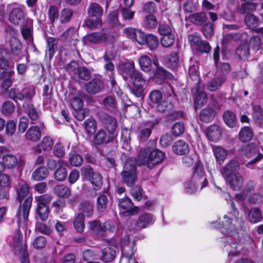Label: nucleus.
Segmentation results:
<instances>
[{
	"label": "nucleus",
	"mask_w": 263,
	"mask_h": 263,
	"mask_svg": "<svg viewBox=\"0 0 263 263\" xmlns=\"http://www.w3.org/2000/svg\"><path fill=\"white\" fill-rule=\"evenodd\" d=\"M14 187L17 193V199L20 202V207L17 214L18 225L20 227L22 220L25 222L28 219L32 198L28 196L29 187L24 180H18Z\"/></svg>",
	"instance_id": "1"
},
{
	"label": "nucleus",
	"mask_w": 263,
	"mask_h": 263,
	"mask_svg": "<svg viewBox=\"0 0 263 263\" xmlns=\"http://www.w3.org/2000/svg\"><path fill=\"white\" fill-rule=\"evenodd\" d=\"M164 158L165 154L162 151L158 149L151 151L148 148L141 149L138 156L139 165H145L149 168L161 163Z\"/></svg>",
	"instance_id": "2"
},
{
	"label": "nucleus",
	"mask_w": 263,
	"mask_h": 263,
	"mask_svg": "<svg viewBox=\"0 0 263 263\" xmlns=\"http://www.w3.org/2000/svg\"><path fill=\"white\" fill-rule=\"evenodd\" d=\"M136 162L135 158H129L125 162L121 173L122 180L129 187H133L137 180Z\"/></svg>",
	"instance_id": "3"
},
{
	"label": "nucleus",
	"mask_w": 263,
	"mask_h": 263,
	"mask_svg": "<svg viewBox=\"0 0 263 263\" xmlns=\"http://www.w3.org/2000/svg\"><path fill=\"white\" fill-rule=\"evenodd\" d=\"M35 199L37 202V214L42 221H46L48 219L49 215V208L47 204L51 200V197L45 194L35 196Z\"/></svg>",
	"instance_id": "4"
},
{
	"label": "nucleus",
	"mask_w": 263,
	"mask_h": 263,
	"mask_svg": "<svg viewBox=\"0 0 263 263\" xmlns=\"http://www.w3.org/2000/svg\"><path fill=\"white\" fill-rule=\"evenodd\" d=\"M188 40L191 46L197 51L203 53H208L211 47L208 42L202 40L201 36L197 34H190Z\"/></svg>",
	"instance_id": "5"
},
{
	"label": "nucleus",
	"mask_w": 263,
	"mask_h": 263,
	"mask_svg": "<svg viewBox=\"0 0 263 263\" xmlns=\"http://www.w3.org/2000/svg\"><path fill=\"white\" fill-rule=\"evenodd\" d=\"M10 11L9 15V21L14 25H22L25 20V7L24 6H15Z\"/></svg>",
	"instance_id": "6"
},
{
	"label": "nucleus",
	"mask_w": 263,
	"mask_h": 263,
	"mask_svg": "<svg viewBox=\"0 0 263 263\" xmlns=\"http://www.w3.org/2000/svg\"><path fill=\"white\" fill-rule=\"evenodd\" d=\"M97 117L109 133L112 134L115 131L117 128V120L115 118L103 111L98 112Z\"/></svg>",
	"instance_id": "7"
},
{
	"label": "nucleus",
	"mask_w": 263,
	"mask_h": 263,
	"mask_svg": "<svg viewBox=\"0 0 263 263\" xmlns=\"http://www.w3.org/2000/svg\"><path fill=\"white\" fill-rule=\"evenodd\" d=\"M0 158L3 160L5 167L13 168L17 164L18 159L17 157L9 153V149L5 146H0Z\"/></svg>",
	"instance_id": "8"
},
{
	"label": "nucleus",
	"mask_w": 263,
	"mask_h": 263,
	"mask_svg": "<svg viewBox=\"0 0 263 263\" xmlns=\"http://www.w3.org/2000/svg\"><path fill=\"white\" fill-rule=\"evenodd\" d=\"M103 59L105 62L104 65L105 69L111 73L110 76V83L112 87L114 88L116 85V82L112 73L115 69L114 65L111 61L114 59L112 52L111 51H106L103 56Z\"/></svg>",
	"instance_id": "9"
},
{
	"label": "nucleus",
	"mask_w": 263,
	"mask_h": 263,
	"mask_svg": "<svg viewBox=\"0 0 263 263\" xmlns=\"http://www.w3.org/2000/svg\"><path fill=\"white\" fill-rule=\"evenodd\" d=\"M109 35L103 32H93L86 35L84 40L87 43L99 44L102 43L108 42Z\"/></svg>",
	"instance_id": "10"
},
{
	"label": "nucleus",
	"mask_w": 263,
	"mask_h": 263,
	"mask_svg": "<svg viewBox=\"0 0 263 263\" xmlns=\"http://www.w3.org/2000/svg\"><path fill=\"white\" fill-rule=\"evenodd\" d=\"M153 64L156 67L153 78L156 82L161 83L165 78L171 79L173 77L171 73L159 65L157 60L153 61Z\"/></svg>",
	"instance_id": "11"
},
{
	"label": "nucleus",
	"mask_w": 263,
	"mask_h": 263,
	"mask_svg": "<svg viewBox=\"0 0 263 263\" xmlns=\"http://www.w3.org/2000/svg\"><path fill=\"white\" fill-rule=\"evenodd\" d=\"M130 79L136 88V90H132V91L136 96L140 97L143 92V87L145 84V81L142 78L141 73L137 71Z\"/></svg>",
	"instance_id": "12"
},
{
	"label": "nucleus",
	"mask_w": 263,
	"mask_h": 263,
	"mask_svg": "<svg viewBox=\"0 0 263 263\" xmlns=\"http://www.w3.org/2000/svg\"><path fill=\"white\" fill-rule=\"evenodd\" d=\"M13 249L16 255L27 252L26 241L23 239L22 234L17 232L15 234L13 240Z\"/></svg>",
	"instance_id": "13"
},
{
	"label": "nucleus",
	"mask_w": 263,
	"mask_h": 263,
	"mask_svg": "<svg viewBox=\"0 0 263 263\" xmlns=\"http://www.w3.org/2000/svg\"><path fill=\"white\" fill-rule=\"evenodd\" d=\"M230 187L234 190H238L242 186L243 178L239 173H234L233 175L224 178Z\"/></svg>",
	"instance_id": "14"
},
{
	"label": "nucleus",
	"mask_w": 263,
	"mask_h": 263,
	"mask_svg": "<svg viewBox=\"0 0 263 263\" xmlns=\"http://www.w3.org/2000/svg\"><path fill=\"white\" fill-rule=\"evenodd\" d=\"M44 128L43 124H40L39 126H31L25 134L26 139L32 141H38L42 136V130Z\"/></svg>",
	"instance_id": "15"
},
{
	"label": "nucleus",
	"mask_w": 263,
	"mask_h": 263,
	"mask_svg": "<svg viewBox=\"0 0 263 263\" xmlns=\"http://www.w3.org/2000/svg\"><path fill=\"white\" fill-rule=\"evenodd\" d=\"M119 70L123 78L126 81H127L138 71L135 70L134 62H126L121 64Z\"/></svg>",
	"instance_id": "16"
},
{
	"label": "nucleus",
	"mask_w": 263,
	"mask_h": 263,
	"mask_svg": "<svg viewBox=\"0 0 263 263\" xmlns=\"http://www.w3.org/2000/svg\"><path fill=\"white\" fill-rule=\"evenodd\" d=\"M239 163L235 160H231L220 168V173L223 178L233 175V172L239 170Z\"/></svg>",
	"instance_id": "17"
},
{
	"label": "nucleus",
	"mask_w": 263,
	"mask_h": 263,
	"mask_svg": "<svg viewBox=\"0 0 263 263\" xmlns=\"http://www.w3.org/2000/svg\"><path fill=\"white\" fill-rule=\"evenodd\" d=\"M118 205L120 209L125 211L126 212L129 213V215H134L138 212V207L135 206L132 209L133 202L131 199L128 197L119 199Z\"/></svg>",
	"instance_id": "18"
},
{
	"label": "nucleus",
	"mask_w": 263,
	"mask_h": 263,
	"mask_svg": "<svg viewBox=\"0 0 263 263\" xmlns=\"http://www.w3.org/2000/svg\"><path fill=\"white\" fill-rule=\"evenodd\" d=\"M86 91L90 94L100 92L104 88V84L98 79H93L85 85Z\"/></svg>",
	"instance_id": "19"
},
{
	"label": "nucleus",
	"mask_w": 263,
	"mask_h": 263,
	"mask_svg": "<svg viewBox=\"0 0 263 263\" xmlns=\"http://www.w3.org/2000/svg\"><path fill=\"white\" fill-rule=\"evenodd\" d=\"M213 151L216 163L219 165L223 164L228 157V152L220 146L212 145Z\"/></svg>",
	"instance_id": "20"
},
{
	"label": "nucleus",
	"mask_w": 263,
	"mask_h": 263,
	"mask_svg": "<svg viewBox=\"0 0 263 263\" xmlns=\"http://www.w3.org/2000/svg\"><path fill=\"white\" fill-rule=\"evenodd\" d=\"M206 135L210 140L217 142L222 136L221 128L217 125H212L206 128Z\"/></svg>",
	"instance_id": "21"
},
{
	"label": "nucleus",
	"mask_w": 263,
	"mask_h": 263,
	"mask_svg": "<svg viewBox=\"0 0 263 263\" xmlns=\"http://www.w3.org/2000/svg\"><path fill=\"white\" fill-rule=\"evenodd\" d=\"M101 104L105 110L108 111L115 112L118 110V103L115 96L106 97L103 99Z\"/></svg>",
	"instance_id": "22"
},
{
	"label": "nucleus",
	"mask_w": 263,
	"mask_h": 263,
	"mask_svg": "<svg viewBox=\"0 0 263 263\" xmlns=\"http://www.w3.org/2000/svg\"><path fill=\"white\" fill-rule=\"evenodd\" d=\"M54 141L53 139L49 136L44 137L41 142L33 148L35 153H41L42 151H50L53 146Z\"/></svg>",
	"instance_id": "23"
},
{
	"label": "nucleus",
	"mask_w": 263,
	"mask_h": 263,
	"mask_svg": "<svg viewBox=\"0 0 263 263\" xmlns=\"http://www.w3.org/2000/svg\"><path fill=\"white\" fill-rule=\"evenodd\" d=\"M137 220L139 224L138 227L142 230L153 224L155 219L152 214L144 213L139 216Z\"/></svg>",
	"instance_id": "24"
},
{
	"label": "nucleus",
	"mask_w": 263,
	"mask_h": 263,
	"mask_svg": "<svg viewBox=\"0 0 263 263\" xmlns=\"http://www.w3.org/2000/svg\"><path fill=\"white\" fill-rule=\"evenodd\" d=\"M225 81L226 78L224 76L215 77L206 83V88L210 91H217L221 87Z\"/></svg>",
	"instance_id": "25"
},
{
	"label": "nucleus",
	"mask_w": 263,
	"mask_h": 263,
	"mask_svg": "<svg viewBox=\"0 0 263 263\" xmlns=\"http://www.w3.org/2000/svg\"><path fill=\"white\" fill-rule=\"evenodd\" d=\"M93 202L85 200L81 202L78 207L79 213H82L87 217H91L93 213Z\"/></svg>",
	"instance_id": "26"
},
{
	"label": "nucleus",
	"mask_w": 263,
	"mask_h": 263,
	"mask_svg": "<svg viewBox=\"0 0 263 263\" xmlns=\"http://www.w3.org/2000/svg\"><path fill=\"white\" fill-rule=\"evenodd\" d=\"M222 227L226 230L229 231L231 236V233L233 231H236L237 224H240V222L238 219L235 218L232 219L231 218L229 217L228 215L224 216V221L222 222Z\"/></svg>",
	"instance_id": "27"
},
{
	"label": "nucleus",
	"mask_w": 263,
	"mask_h": 263,
	"mask_svg": "<svg viewBox=\"0 0 263 263\" xmlns=\"http://www.w3.org/2000/svg\"><path fill=\"white\" fill-rule=\"evenodd\" d=\"M173 151L177 155H185L190 151L188 144L183 140L175 142L172 146Z\"/></svg>",
	"instance_id": "28"
},
{
	"label": "nucleus",
	"mask_w": 263,
	"mask_h": 263,
	"mask_svg": "<svg viewBox=\"0 0 263 263\" xmlns=\"http://www.w3.org/2000/svg\"><path fill=\"white\" fill-rule=\"evenodd\" d=\"M245 22L246 25L252 30H254L260 23L259 19L255 15L247 13L245 17Z\"/></svg>",
	"instance_id": "29"
},
{
	"label": "nucleus",
	"mask_w": 263,
	"mask_h": 263,
	"mask_svg": "<svg viewBox=\"0 0 263 263\" xmlns=\"http://www.w3.org/2000/svg\"><path fill=\"white\" fill-rule=\"evenodd\" d=\"M89 231L95 234H102L104 232V228L99 220H93L88 223Z\"/></svg>",
	"instance_id": "30"
},
{
	"label": "nucleus",
	"mask_w": 263,
	"mask_h": 263,
	"mask_svg": "<svg viewBox=\"0 0 263 263\" xmlns=\"http://www.w3.org/2000/svg\"><path fill=\"white\" fill-rule=\"evenodd\" d=\"M253 136L252 129L248 126L241 128L238 135L239 140L243 143L251 141Z\"/></svg>",
	"instance_id": "31"
},
{
	"label": "nucleus",
	"mask_w": 263,
	"mask_h": 263,
	"mask_svg": "<svg viewBox=\"0 0 263 263\" xmlns=\"http://www.w3.org/2000/svg\"><path fill=\"white\" fill-rule=\"evenodd\" d=\"M224 123L229 127L233 128L236 126L237 120L234 112L230 110L224 111L223 114Z\"/></svg>",
	"instance_id": "32"
},
{
	"label": "nucleus",
	"mask_w": 263,
	"mask_h": 263,
	"mask_svg": "<svg viewBox=\"0 0 263 263\" xmlns=\"http://www.w3.org/2000/svg\"><path fill=\"white\" fill-rule=\"evenodd\" d=\"M85 216L82 213H79L73 221V226L76 231L82 233L85 229Z\"/></svg>",
	"instance_id": "33"
},
{
	"label": "nucleus",
	"mask_w": 263,
	"mask_h": 263,
	"mask_svg": "<svg viewBox=\"0 0 263 263\" xmlns=\"http://www.w3.org/2000/svg\"><path fill=\"white\" fill-rule=\"evenodd\" d=\"M23 100L30 101L35 94V88L33 86L26 84L21 90Z\"/></svg>",
	"instance_id": "34"
},
{
	"label": "nucleus",
	"mask_w": 263,
	"mask_h": 263,
	"mask_svg": "<svg viewBox=\"0 0 263 263\" xmlns=\"http://www.w3.org/2000/svg\"><path fill=\"white\" fill-rule=\"evenodd\" d=\"M10 47L12 53L14 55H18L22 50V44L15 37L12 36L9 40Z\"/></svg>",
	"instance_id": "35"
},
{
	"label": "nucleus",
	"mask_w": 263,
	"mask_h": 263,
	"mask_svg": "<svg viewBox=\"0 0 263 263\" xmlns=\"http://www.w3.org/2000/svg\"><path fill=\"white\" fill-rule=\"evenodd\" d=\"M197 95L195 99V109L200 107L201 105H204L206 103L207 101V97L205 93L202 91L200 90L198 88V84L197 85Z\"/></svg>",
	"instance_id": "36"
},
{
	"label": "nucleus",
	"mask_w": 263,
	"mask_h": 263,
	"mask_svg": "<svg viewBox=\"0 0 263 263\" xmlns=\"http://www.w3.org/2000/svg\"><path fill=\"white\" fill-rule=\"evenodd\" d=\"M262 214L260 210L257 208H252L248 214V219L250 222L253 223H257L261 221Z\"/></svg>",
	"instance_id": "37"
},
{
	"label": "nucleus",
	"mask_w": 263,
	"mask_h": 263,
	"mask_svg": "<svg viewBox=\"0 0 263 263\" xmlns=\"http://www.w3.org/2000/svg\"><path fill=\"white\" fill-rule=\"evenodd\" d=\"M157 24V21L156 16L153 14H149L144 17L142 25L145 28L150 29L155 28Z\"/></svg>",
	"instance_id": "38"
},
{
	"label": "nucleus",
	"mask_w": 263,
	"mask_h": 263,
	"mask_svg": "<svg viewBox=\"0 0 263 263\" xmlns=\"http://www.w3.org/2000/svg\"><path fill=\"white\" fill-rule=\"evenodd\" d=\"M116 255V251L114 248H106L102 251L101 259L105 262H110L114 260Z\"/></svg>",
	"instance_id": "39"
},
{
	"label": "nucleus",
	"mask_w": 263,
	"mask_h": 263,
	"mask_svg": "<svg viewBox=\"0 0 263 263\" xmlns=\"http://www.w3.org/2000/svg\"><path fill=\"white\" fill-rule=\"evenodd\" d=\"M138 62L141 69L145 72L150 71L152 66L151 59L146 55H143L138 59Z\"/></svg>",
	"instance_id": "40"
},
{
	"label": "nucleus",
	"mask_w": 263,
	"mask_h": 263,
	"mask_svg": "<svg viewBox=\"0 0 263 263\" xmlns=\"http://www.w3.org/2000/svg\"><path fill=\"white\" fill-rule=\"evenodd\" d=\"M88 13L89 16L100 18L103 14V9L97 3L91 4L88 8Z\"/></svg>",
	"instance_id": "41"
},
{
	"label": "nucleus",
	"mask_w": 263,
	"mask_h": 263,
	"mask_svg": "<svg viewBox=\"0 0 263 263\" xmlns=\"http://www.w3.org/2000/svg\"><path fill=\"white\" fill-rule=\"evenodd\" d=\"M54 193L62 198H68L71 195L70 190L66 185L59 184L54 189Z\"/></svg>",
	"instance_id": "42"
},
{
	"label": "nucleus",
	"mask_w": 263,
	"mask_h": 263,
	"mask_svg": "<svg viewBox=\"0 0 263 263\" xmlns=\"http://www.w3.org/2000/svg\"><path fill=\"white\" fill-rule=\"evenodd\" d=\"M48 175V171L45 167L41 166L36 169L32 173V178L36 181L42 180Z\"/></svg>",
	"instance_id": "43"
},
{
	"label": "nucleus",
	"mask_w": 263,
	"mask_h": 263,
	"mask_svg": "<svg viewBox=\"0 0 263 263\" xmlns=\"http://www.w3.org/2000/svg\"><path fill=\"white\" fill-rule=\"evenodd\" d=\"M152 127V126L139 127L137 133L138 139L141 141H146L151 135Z\"/></svg>",
	"instance_id": "44"
},
{
	"label": "nucleus",
	"mask_w": 263,
	"mask_h": 263,
	"mask_svg": "<svg viewBox=\"0 0 263 263\" xmlns=\"http://www.w3.org/2000/svg\"><path fill=\"white\" fill-rule=\"evenodd\" d=\"M215 115V111L210 108L203 109L200 114V119L204 122H209L212 120Z\"/></svg>",
	"instance_id": "45"
},
{
	"label": "nucleus",
	"mask_w": 263,
	"mask_h": 263,
	"mask_svg": "<svg viewBox=\"0 0 263 263\" xmlns=\"http://www.w3.org/2000/svg\"><path fill=\"white\" fill-rule=\"evenodd\" d=\"M242 151L248 157H251L259 153L258 147L254 143H251L246 145L242 148Z\"/></svg>",
	"instance_id": "46"
},
{
	"label": "nucleus",
	"mask_w": 263,
	"mask_h": 263,
	"mask_svg": "<svg viewBox=\"0 0 263 263\" xmlns=\"http://www.w3.org/2000/svg\"><path fill=\"white\" fill-rule=\"evenodd\" d=\"M146 43L150 50L156 49L159 45L158 38L154 34H148L146 35L144 44Z\"/></svg>",
	"instance_id": "47"
},
{
	"label": "nucleus",
	"mask_w": 263,
	"mask_h": 263,
	"mask_svg": "<svg viewBox=\"0 0 263 263\" xmlns=\"http://www.w3.org/2000/svg\"><path fill=\"white\" fill-rule=\"evenodd\" d=\"M79 68V64L74 61H71L65 67L66 70L74 79L77 78V72Z\"/></svg>",
	"instance_id": "48"
},
{
	"label": "nucleus",
	"mask_w": 263,
	"mask_h": 263,
	"mask_svg": "<svg viewBox=\"0 0 263 263\" xmlns=\"http://www.w3.org/2000/svg\"><path fill=\"white\" fill-rule=\"evenodd\" d=\"M24 107L26 108L27 112L32 121V123H35L34 122L37 121L39 118V113L34 105L31 103H27L26 107L24 105Z\"/></svg>",
	"instance_id": "49"
},
{
	"label": "nucleus",
	"mask_w": 263,
	"mask_h": 263,
	"mask_svg": "<svg viewBox=\"0 0 263 263\" xmlns=\"http://www.w3.org/2000/svg\"><path fill=\"white\" fill-rule=\"evenodd\" d=\"M83 26L91 30L99 29L102 26V21L100 18H96L95 20L87 19L85 20Z\"/></svg>",
	"instance_id": "50"
},
{
	"label": "nucleus",
	"mask_w": 263,
	"mask_h": 263,
	"mask_svg": "<svg viewBox=\"0 0 263 263\" xmlns=\"http://www.w3.org/2000/svg\"><path fill=\"white\" fill-rule=\"evenodd\" d=\"M138 220H135L133 219H128L124 224V229L128 230L130 232L135 233L137 231L141 230L140 228H139Z\"/></svg>",
	"instance_id": "51"
},
{
	"label": "nucleus",
	"mask_w": 263,
	"mask_h": 263,
	"mask_svg": "<svg viewBox=\"0 0 263 263\" xmlns=\"http://www.w3.org/2000/svg\"><path fill=\"white\" fill-rule=\"evenodd\" d=\"M91 77V73L89 70L85 67H80L77 72V78L76 81L82 80L83 81H88Z\"/></svg>",
	"instance_id": "52"
},
{
	"label": "nucleus",
	"mask_w": 263,
	"mask_h": 263,
	"mask_svg": "<svg viewBox=\"0 0 263 263\" xmlns=\"http://www.w3.org/2000/svg\"><path fill=\"white\" fill-rule=\"evenodd\" d=\"M190 19L194 24L199 25L205 22L207 17L205 13L199 12L192 14Z\"/></svg>",
	"instance_id": "53"
},
{
	"label": "nucleus",
	"mask_w": 263,
	"mask_h": 263,
	"mask_svg": "<svg viewBox=\"0 0 263 263\" xmlns=\"http://www.w3.org/2000/svg\"><path fill=\"white\" fill-rule=\"evenodd\" d=\"M175 40V35L174 33L162 35L161 44L164 47H168L174 44Z\"/></svg>",
	"instance_id": "54"
},
{
	"label": "nucleus",
	"mask_w": 263,
	"mask_h": 263,
	"mask_svg": "<svg viewBox=\"0 0 263 263\" xmlns=\"http://www.w3.org/2000/svg\"><path fill=\"white\" fill-rule=\"evenodd\" d=\"M173 108L174 105L173 103L168 100H165L160 103H158L157 106V110L160 112L171 111Z\"/></svg>",
	"instance_id": "55"
},
{
	"label": "nucleus",
	"mask_w": 263,
	"mask_h": 263,
	"mask_svg": "<svg viewBox=\"0 0 263 263\" xmlns=\"http://www.w3.org/2000/svg\"><path fill=\"white\" fill-rule=\"evenodd\" d=\"M89 181L91 182L93 186L94 189L96 190L101 189L103 181L101 175L98 173H96L93 176L89 179Z\"/></svg>",
	"instance_id": "56"
},
{
	"label": "nucleus",
	"mask_w": 263,
	"mask_h": 263,
	"mask_svg": "<svg viewBox=\"0 0 263 263\" xmlns=\"http://www.w3.org/2000/svg\"><path fill=\"white\" fill-rule=\"evenodd\" d=\"M73 14V11L69 8H65L62 10L60 20L62 23H66L70 21Z\"/></svg>",
	"instance_id": "57"
},
{
	"label": "nucleus",
	"mask_w": 263,
	"mask_h": 263,
	"mask_svg": "<svg viewBox=\"0 0 263 263\" xmlns=\"http://www.w3.org/2000/svg\"><path fill=\"white\" fill-rule=\"evenodd\" d=\"M76 36V31L74 28L70 27L66 31L61 35L60 38L62 40L68 42L73 41Z\"/></svg>",
	"instance_id": "58"
},
{
	"label": "nucleus",
	"mask_w": 263,
	"mask_h": 263,
	"mask_svg": "<svg viewBox=\"0 0 263 263\" xmlns=\"http://www.w3.org/2000/svg\"><path fill=\"white\" fill-rule=\"evenodd\" d=\"M67 175V170L65 167L60 166L54 173V179L59 181H64Z\"/></svg>",
	"instance_id": "59"
},
{
	"label": "nucleus",
	"mask_w": 263,
	"mask_h": 263,
	"mask_svg": "<svg viewBox=\"0 0 263 263\" xmlns=\"http://www.w3.org/2000/svg\"><path fill=\"white\" fill-rule=\"evenodd\" d=\"M47 42L48 45L49 58L51 59L52 58L57 49L58 42L55 38L52 37H49Z\"/></svg>",
	"instance_id": "60"
},
{
	"label": "nucleus",
	"mask_w": 263,
	"mask_h": 263,
	"mask_svg": "<svg viewBox=\"0 0 263 263\" xmlns=\"http://www.w3.org/2000/svg\"><path fill=\"white\" fill-rule=\"evenodd\" d=\"M84 126L86 132L90 134H93L96 129V123L93 118H88L84 122Z\"/></svg>",
	"instance_id": "61"
},
{
	"label": "nucleus",
	"mask_w": 263,
	"mask_h": 263,
	"mask_svg": "<svg viewBox=\"0 0 263 263\" xmlns=\"http://www.w3.org/2000/svg\"><path fill=\"white\" fill-rule=\"evenodd\" d=\"M252 116L256 122L261 123L263 120V111L259 105H254L253 106Z\"/></svg>",
	"instance_id": "62"
},
{
	"label": "nucleus",
	"mask_w": 263,
	"mask_h": 263,
	"mask_svg": "<svg viewBox=\"0 0 263 263\" xmlns=\"http://www.w3.org/2000/svg\"><path fill=\"white\" fill-rule=\"evenodd\" d=\"M107 198L104 194L100 195L97 198V209L100 212L105 211L107 203Z\"/></svg>",
	"instance_id": "63"
},
{
	"label": "nucleus",
	"mask_w": 263,
	"mask_h": 263,
	"mask_svg": "<svg viewBox=\"0 0 263 263\" xmlns=\"http://www.w3.org/2000/svg\"><path fill=\"white\" fill-rule=\"evenodd\" d=\"M83 159L82 156L78 154L71 153L69 154V162L74 166H78L82 164Z\"/></svg>",
	"instance_id": "64"
}]
</instances>
